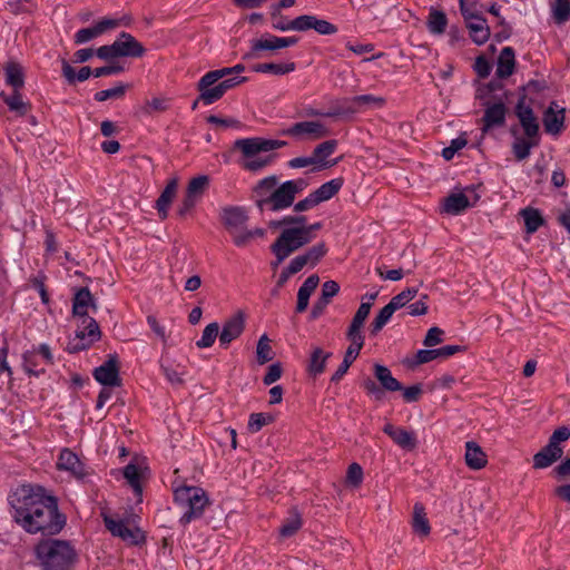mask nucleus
I'll return each mask as SVG.
<instances>
[{
    "label": "nucleus",
    "mask_w": 570,
    "mask_h": 570,
    "mask_svg": "<svg viewBox=\"0 0 570 570\" xmlns=\"http://www.w3.org/2000/svg\"><path fill=\"white\" fill-rule=\"evenodd\" d=\"M23 368L29 375L39 376L45 373L46 365L53 363V356L47 344H40L38 348L26 351L22 355Z\"/></svg>",
    "instance_id": "nucleus-12"
},
{
    "label": "nucleus",
    "mask_w": 570,
    "mask_h": 570,
    "mask_svg": "<svg viewBox=\"0 0 570 570\" xmlns=\"http://www.w3.org/2000/svg\"><path fill=\"white\" fill-rule=\"evenodd\" d=\"M234 146L240 153L242 167L258 173L274 163L276 156L272 151L286 146V141L252 137L237 139Z\"/></svg>",
    "instance_id": "nucleus-3"
},
{
    "label": "nucleus",
    "mask_w": 570,
    "mask_h": 570,
    "mask_svg": "<svg viewBox=\"0 0 570 570\" xmlns=\"http://www.w3.org/2000/svg\"><path fill=\"white\" fill-rule=\"evenodd\" d=\"M507 108L502 101L488 105L483 116V130L500 127L505 121Z\"/></svg>",
    "instance_id": "nucleus-29"
},
{
    "label": "nucleus",
    "mask_w": 570,
    "mask_h": 570,
    "mask_svg": "<svg viewBox=\"0 0 570 570\" xmlns=\"http://www.w3.org/2000/svg\"><path fill=\"white\" fill-rule=\"evenodd\" d=\"M553 18L558 23H563L570 20V1L556 0L552 6Z\"/></svg>",
    "instance_id": "nucleus-55"
},
{
    "label": "nucleus",
    "mask_w": 570,
    "mask_h": 570,
    "mask_svg": "<svg viewBox=\"0 0 570 570\" xmlns=\"http://www.w3.org/2000/svg\"><path fill=\"white\" fill-rule=\"evenodd\" d=\"M324 254V245L314 246L307 253L293 258L287 268L293 274H296L299 271H302L306 265L314 266Z\"/></svg>",
    "instance_id": "nucleus-27"
},
{
    "label": "nucleus",
    "mask_w": 570,
    "mask_h": 570,
    "mask_svg": "<svg viewBox=\"0 0 570 570\" xmlns=\"http://www.w3.org/2000/svg\"><path fill=\"white\" fill-rule=\"evenodd\" d=\"M566 108L557 101L550 102L543 111L542 122L544 130L552 136H558L564 128Z\"/></svg>",
    "instance_id": "nucleus-17"
},
{
    "label": "nucleus",
    "mask_w": 570,
    "mask_h": 570,
    "mask_svg": "<svg viewBox=\"0 0 570 570\" xmlns=\"http://www.w3.org/2000/svg\"><path fill=\"white\" fill-rule=\"evenodd\" d=\"M278 184V177L272 175L258 180L252 188V197L262 212L268 208Z\"/></svg>",
    "instance_id": "nucleus-15"
},
{
    "label": "nucleus",
    "mask_w": 570,
    "mask_h": 570,
    "mask_svg": "<svg viewBox=\"0 0 570 570\" xmlns=\"http://www.w3.org/2000/svg\"><path fill=\"white\" fill-rule=\"evenodd\" d=\"M295 68H296V65L294 62H285V63L268 62V63H261V65L256 66L255 70L257 72L273 73V75L281 76V75H285V73H289V72L294 71Z\"/></svg>",
    "instance_id": "nucleus-47"
},
{
    "label": "nucleus",
    "mask_w": 570,
    "mask_h": 570,
    "mask_svg": "<svg viewBox=\"0 0 570 570\" xmlns=\"http://www.w3.org/2000/svg\"><path fill=\"white\" fill-rule=\"evenodd\" d=\"M214 344V323H209L204 332L200 340L196 342L198 348L209 347Z\"/></svg>",
    "instance_id": "nucleus-64"
},
{
    "label": "nucleus",
    "mask_w": 570,
    "mask_h": 570,
    "mask_svg": "<svg viewBox=\"0 0 570 570\" xmlns=\"http://www.w3.org/2000/svg\"><path fill=\"white\" fill-rule=\"evenodd\" d=\"M85 328L77 331L75 336L69 340L67 351L78 353L88 350L95 342L100 340L101 332L99 325L92 317L83 320Z\"/></svg>",
    "instance_id": "nucleus-10"
},
{
    "label": "nucleus",
    "mask_w": 570,
    "mask_h": 570,
    "mask_svg": "<svg viewBox=\"0 0 570 570\" xmlns=\"http://www.w3.org/2000/svg\"><path fill=\"white\" fill-rule=\"evenodd\" d=\"M426 23L431 33L442 35L445 31L448 19L444 12L432 9L429 13Z\"/></svg>",
    "instance_id": "nucleus-46"
},
{
    "label": "nucleus",
    "mask_w": 570,
    "mask_h": 570,
    "mask_svg": "<svg viewBox=\"0 0 570 570\" xmlns=\"http://www.w3.org/2000/svg\"><path fill=\"white\" fill-rule=\"evenodd\" d=\"M273 421V416L267 413H253L249 416L247 429L250 433H257L265 425Z\"/></svg>",
    "instance_id": "nucleus-54"
},
{
    "label": "nucleus",
    "mask_w": 570,
    "mask_h": 570,
    "mask_svg": "<svg viewBox=\"0 0 570 570\" xmlns=\"http://www.w3.org/2000/svg\"><path fill=\"white\" fill-rule=\"evenodd\" d=\"M465 463L470 469L480 470L485 466L488 460L481 446L474 441L465 443Z\"/></svg>",
    "instance_id": "nucleus-33"
},
{
    "label": "nucleus",
    "mask_w": 570,
    "mask_h": 570,
    "mask_svg": "<svg viewBox=\"0 0 570 570\" xmlns=\"http://www.w3.org/2000/svg\"><path fill=\"white\" fill-rule=\"evenodd\" d=\"M363 481V469L358 463H352L346 473V483L357 488Z\"/></svg>",
    "instance_id": "nucleus-59"
},
{
    "label": "nucleus",
    "mask_w": 570,
    "mask_h": 570,
    "mask_svg": "<svg viewBox=\"0 0 570 570\" xmlns=\"http://www.w3.org/2000/svg\"><path fill=\"white\" fill-rule=\"evenodd\" d=\"M273 358V350L269 344V338L266 334H263L256 346V360L259 365L269 362Z\"/></svg>",
    "instance_id": "nucleus-50"
},
{
    "label": "nucleus",
    "mask_w": 570,
    "mask_h": 570,
    "mask_svg": "<svg viewBox=\"0 0 570 570\" xmlns=\"http://www.w3.org/2000/svg\"><path fill=\"white\" fill-rule=\"evenodd\" d=\"M426 299H428V296L422 295L420 297V299H417L416 302H414L407 306V313L412 316H421V315L426 314V312H428Z\"/></svg>",
    "instance_id": "nucleus-62"
},
{
    "label": "nucleus",
    "mask_w": 570,
    "mask_h": 570,
    "mask_svg": "<svg viewBox=\"0 0 570 570\" xmlns=\"http://www.w3.org/2000/svg\"><path fill=\"white\" fill-rule=\"evenodd\" d=\"M210 179L206 175H199L190 179L186 195L181 202V205L178 209V214L180 216L186 215L196 203L203 197L204 193L209 187Z\"/></svg>",
    "instance_id": "nucleus-13"
},
{
    "label": "nucleus",
    "mask_w": 570,
    "mask_h": 570,
    "mask_svg": "<svg viewBox=\"0 0 570 570\" xmlns=\"http://www.w3.org/2000/svg\"><path fill=\"white\" fill-rule=\"evenodd\" d=\"M515 115L528 137H539V122L532 108L525 104L524 98L520 99L515 107Z\"/></svg>",
    "instance_id": "nucleus-23"
},
{
    "label": "nucleus",
    "mask_w": 570,
    "mask_h": 570,
    "mask_svg": "<svg viewBox=\"0 0 570 570\" xmlns=\"http://www.w3.org/2000/svg\"><path fill=\"white\" fill-rule=\"evenodd\" d=\"M119 57L139 58L146 52L145 47L130 33L120 32L114 41Z\"/></svg>",
    "instance_id": "nucleus-22"
},
{
    "label": "nucleus",
    "mask_w": 570,
    "mask_h": 570,
    "mask_svg": "<svg viewBox=\"0 0 570 570\" xmlns=\"http://www.w3.org/2000/svg\"><path fill=\"white\" fill-rule=\"evenodd\" d=\"M318 227L320 225L315 224L311 226H296L285 228L272 246V252L277 258L275 266L281 264L293 252L309 243L312 239V230L317 229Z\"/></svg>",
    "instance_id": "nucleus-5"
},
{
    "label": "nucleus",
    "mask_w": 570,
    "mask_h": 570,
    "mask_svg": "<svg viewBox=\"0 0 570 570\" xmlns=\"http://www.w3.org/2000/svg\"><path fill=\"white\" fill-rule=\"evenodd\" d=\"M395 311L390 304H386L375 316L371 323L370 332L372 335H376L381 330L389 323Z\"/></svg>",
    "instance_id": "nucleus-48"
},
{
    "label": "nucleus",
    "mask_w": 570,
    "mask_h": 570,
    "mask_svg": "<svg viewBox=\"0 0 570 570\" xmlns=\"http://www.w3.org/2000/svg\"><path fill=\"white\" fill-rule=\"evenodd\" d=\"M94 377L105 386H118L120 384L118 356L108 355V360L95 368Z\"/></svg>",
    "instance_id": "nucleus-19"
},
{
    "label": "nucleus",
    "mask_w": 570,
    "mask_h": 570,
    "mask_svg": "<svg viewBox=\"0 0 570 570\" xmlns=\"http://www.w3.org/2000/svg\"><path fill=\"white\" fill-rule=\"evenodd\" d=\"M346 337L350 341V345L346 348V353L353 354L357 357L365 341L363 332L347 330Z\"/></svg>",
    "instance_id": "nucleus-56"
},
{
    "label": "nucleus",
    "mask_w": 570,
    "mask_h": 570,
    "mask_svg": "<svg viewBox=\"0 0 570 570\" xmlns=\"http://www.w3.org/2000/svg\"><path fill=\"white\" fill-rule=\"evenodd\" d=\"M0 97L8 106L9 110L16 112L18 116H26L31 109V105L23 100L21 89H12V94L10 95L2 91L0 92Z\"/></svg>",
    "instance_id": "nucleus-34"
},
{
    "label": "nucleus",
    "mask_w": 570,
    "mask_h": 570,
    "mask_svg": "<svg viewBox=\"0 0 570 570\" xmlns=\"http://www.w3.org/2000/svg\"><path fill=\"white\" fill-rule=\"evenodd\" d=\"M12 520L29 534L53 537L67 524L58 499L43 487L22 484L8 495Z\"/></svg>",
    "instance_id": "nucleus-1"
},
{
    "label": "nucleus",
    "mask_w": 570,
    "mask_h": 570,
    "mask_svg": "<svg viewBox=\"0 0 570 570\" xmlns=\"http://www.w3.org/2000/svg\"><path fill=\"white\" fill-rule=\"evenodd\" d=\"M514 52L512 48L504 47L498 59L497 73L500 77H508L513 72Z\"/></svg>",
    "instance_id": "nucleus-44"
},
{
    "label": "nucleus",
    "mask_w": 570,
    "mask_h": 570,
    "mask_svg": "<svg viewBox=\"0 0 570 570\" xmlns=\"http://www.w3.org/2000/svg\"><path fill=\"white\" fill-rule=\"evenodd\" d=\"M178 189V178L174 177L168 180L165 189L161 191L160 196L156 202V209L161 219H166L168 217V209L173 199L175 198Z\"/></svg>",
    "instance_id": "nucleus-28"
},
{
    "label": "nucleus",
    "mask_w": 570,
    "mask_h": 570,
    "mask_svg": "<svg viewBox=\"0 0 570 570\" xmlns=\"http://www.w3.org/2000/svg\"><path fill=\"white\" fill-rule=\"evenodd\" d=\"M383 432L387 434L393 442L403 450L411 451L416 446V436L403 428L394 426L392 423H386Z\"/></svg>",
    "instance_id": "nucleus-24"
},
{
    "label": "nucleus",
    "mask_w": 570,
    "mask_h": 570,
    "mask_svg": "<svg viewBox=\"0 0 570 570\" xmlns=\"http://www.w3.org/2000/svg\"><path fill=\"white\" fill-rule=\"evenodd\" d=\"M371 308L372 307H370L368 303L361 302V305L358 306L355 315L353 316L352 322L347 330L355 331V332H362L364 323L370 315Z\"/></svg>",
    "instance_id": "nucleus-51"
},
{
    "label": "nucleus",
    "mask_w": 570,
    "mask_h": 570,
    "mask_svg": "<svg viewBox=\"0 0 570 570\" xmlns=\"http://www.w3.org/2000/svg\"><path fill=\"white\" fill-rule=\"evenodd\" d=\"M307 185V180L303 178L291 179L278 184L267 209L279 212L291 207L296 195L301 194Z\"/></svg>",
    "instance_id": "nucleus-8"
},
{
    "label": "nucleus",
    "mask_w": 570,
    "mask_h": 570,
    "mask_svg": "<svg viewBox=\"0 0 570 570\" xmlns=\"http://www.w3.org/2000/svg\"><path fill=\"white\" fill-rule=\"evenodd\" d=\"M126 92V86L119 83L118 86L95 94V100L102 102L112 98H121Z\"/></svg>",
    "instance_id": "nucleus-58"
},
{
    "label": "nucleus",
    "mask_w": 570,
    "mask_h": 570,
    "mask_svg": "<svg viewBox=\"0 0 570 570\" xmlns=\"http://www.w3.org/2000/svg\"><path fill=\"white\" fill-rule=\"evenodd\" d=\"M3 70L8 86L12 89H22L24 87V72L19 62L10 60L4 65Z\"/></svg>",
    "instance_id": "nucleus-36"
},
{
    "label": "nucleus",
    "mask_w": 570,
    "mask_h": 570,
    "mask_svg": "<svg viewBox=\"0 0 570 570\" xmlns=\"http://www.w3.org/2000/svg\"><path fill=\"white\" fill-rule=\"evenodd\" d=\"M174 500L177 505L186 510L180 518L183 524L202 517L205 507L208 504L205 491L193 485L174 487Z\"/></svg>",
    "instance_id": "nucleus-4"
},
{
    "label": "nucleus",
    "mask_w": 570,
    "mask_h": 570,
    "mask_svg": "<svg viewBox=\"0 0 570 570\" xmlns=\"http://www.w3.org/2000/svg\"><path fill=\"white\" fill-rule=\"evenodd\" d=\"M318 282H320L318 276L311 275L309 277H307L305 279L303 285L299 287L298 293H297V305H296V311L298 313H302L307 308L309 297H311L312 293L315 291V288L317 287Z\"/></svg>",
    "instance_id": "nucleus-37"
},
{
    "label": "nucleus",
    "mask_w": 570,
    "mask_h": 570,
    "mask_svg": "<svg viewBox=\"0 0 570 570\" xmlns=\"http://www.w3.org/2000/svg\"><path fill=\"white\" fill-rule=\"evenodd\" d=\"M160 367L164 375L171 384H180L183 382V373L174 367L173 364L161 363Z\"/></svg>",
    "instance_id": "nucleus-60"
},
{
    "label": "nucleus",
    "mask_w": 570,
    "mask_h": 570,
    "mask_svg": "<svg viewBox=\"0 0 570 570\" xmlns=\"http://www.w3.org/2000/svg\"><path fill=\"white\" fill-rule=\"evenodd\" d=\"M562 455V448L548 443L540 452L533 456V466L544 469L550 466Z\"/></svg>",
    "instance_id": "nucleus-35"
},
{
    "label": "nucleus",
    "mask_w": 570,
    "mask_h": 570,
    "mask_svg": "<svg viewBox=\"0 0 570 570\" xmlns=\"http://www.w3.org/2000/svg\"><path fill=\"white\" fill-rule=\"evenodd\" d=\"M57 468L59 470L70 472L76 479L83 481L88 478L91 472L88 468L80 461L76 453H73L69 449H62L58 462Z\"/></svg>",
    "instance_id": "nucleus-18"
},
{
    "label": "nucleus",
    "mask_w": 570,
    "mask_h": 570,
    "mask_svg": "<svg viewBox=\"0 0 570 570\" xmlns=\"http://www.w3.org/2000/svg\"><path fill=\"white\" fill-rule=\"evenodd\" d=\"M282 376V367L279 363H274L268 366L267 372L263 379L265 385H271L278 381Z\"/></svg>",
    "instance_id": "nucleus-63"
},
{
    "label": "nucleus",
    "mask_w": 570,
    "mask_h": 570,
    "mask_svg": "<svg viewBox=\"0 0 570 570\" xmlns=\"http://www.w3.org/2000/svg\"><path fill=\"white\" fill-rule=\"evenodd\" d=\"M459 3L464 21L481 16L482 4L479 0H459Z\"/></svg>",
    "instance_id": "nucleus-52"
},
{
    "label": "nucleus",
    "mask_w": 570,
    "mask_h": 570,
    "mask_svg": "<svg viewBox=\"0 0 570 570\" xmlns=\"http://www.w3.org/2000/svg\"><path fill=\"white\" fill-rule=\"evenodd\" d=\"M343 186V179L342 178H334L331 179L323 185H321L316 190H314L312 194L314 198L316 199L317 204L326 202L331 199L333 196H335L340 189Z\"/></svg>",
    "instance_id": "nucleus-42"
},
{
    "label": "nucleus",
    "mask_w": 570,
    "mask_h": 570,
    "mask_svg": "<svg viewBox=\"0 0 570 570\" xmlns=\"http://www.w3.org/2000/svg\"><path fill=\"white\" fill-rule=\"evenodd\" d=\"M245 313L237 311L223 323L218 335L222 347L227 348L234 340L242 335L245 327Z\"/></svg>",
    "instance_id": "nucleus-14"
},
{
    "label": "nucleus",
    "mask_w": 570,
    "mask_h": 570,
    "mask_svg": "<svg viewBox=\"0 0 570 570\" xmlns=\"http://www.w3.org/2000/svg\"><path fill=\"white\" fill-rule=\"evenodd\" d=\"M539 145V137L514 136L512 151L518 160H523L530 156L531 149Z\"/></svg>",
    "instance_id": "nucleus-39"
},
{
    "label": "nucleus",
    "mask_w": 570,
    "mask_h": 570,
    "mask_svg": "<svg viewBox=\"0 0 570 570\" xmlns=\"http://www.w3.org/2000/svg\"><path fill=\"white\" fill-rule=\"evenodd\" d=\"M295 31L315 30L318 35L330 36L337 32V27L332 22L314 14H303L294 19Z\"/></svg>",
    "instance_id": "nucleus-16"
},
{
    "label": "nucleus",
    "mask_w": 570,
    "mask_h": 570,
    "mask_svg": "<svg viewBox=\"0 0 570 570\" xmlns=\"http://www.w3.org/2000/svg\"><path fill=\"white\" fill-rule=\"evenodd\" d=\"M240 71H243V67L239 65L232 69H216V99L245 80V78L239 76Z\"/></svg>",
    "instance_id": "nucleus-20"
},
{
    "label": "nucleus",
    "mask_w": 570,
    "mask_h": 570,
    "mask_svg": "<svg viewBox=\"0 0 570 570\" xmlns=\"http://www.w3.org/2000/svg\"><path fill=\"white\" fill-rule=\"evenodd\" d=\"M131 22V17L127 14L120 18H102L91 27L79 29L73 36V42L76 45L87 43L107 31L117 29L118 27H129Z\"/></svg>",
    "instance_id": "nucleus-7"
},
{
    "label": "nucleus",
    "mask_w": 570,
    "mask_h": 570,
    "mask_svg": "<svg viewBox=\"0 0 570 570\" xmlns=\"http://www.w3.org/2000/svg\"><path fill=\"white\" fill-rule=\"evenodd\" d=\"M284 134L297 140H317L327 137L330 129L322 120H305L295 122Z\"/></svg>",
    "instance_id": "nucleus-11"
},
{
    "label": "nucleus",
    "mask_w": 570,
    "mask_h": 570,
    "mask_svg": "<svg viewBox=\"0 0 570 570\" xmlns=\"http://www.w3.org/2000/svg\"><path fill=\"white\" fill-rule=\"evenodd\" d=\"M302 527L299 514L294 513L288 517L279 529V533L284 538H289L295 534Z\"/></svg>",
    "instance_id": "nucleus-57"
},
{
    "label": "nucleus",
    "mask_w": 570,
    "mask_h": 570,
    "mask_svg": "<svg viewBox=\"0 0 570 570\" xmlns=\"http://www.w3.org/2000/svg\"><path fill=\"white\" fill-rule=\"evenodd\" d=\"M521 216L523 217L525 229L529 234L537 232L543 223V219L537 209L525 208L521 212Z\"/></svg>",
    "instance_id": "nucleus-49"
},
{
    "label": "nucleus",
    "mask_w": 570,
    "mask_h": 570,
    "mask_svg": "<svg viewBox=\"0 0 570 570\" xmlns=\"http://www.w3.org/2000/svg\"><path fill=\"white\" fill-rule=\"evenodd\" d=\"M92 71L90 67H81L78 72L70 66V63L67 60H62V76L66 78V80L72 85L75 82H82L87 80L91 75Z\"/></svg>",
    "instance_id": "nucleus-43"
},
{
    "label": "nucleus",
    "mask_w": 570,
    "mask_h": 570,
    "mask_svg": "<svg viewBox=\"0 0 570 570\" xmlns=\"http://www.w3.org/2000/svg\"><path fill=\"white\" fill-rule=\"evenodd\" d=\"M223 222L229 227H239L246 219V212L240 207H227L222 213Z\"/></svg>",
    "instance_id": "nucleus-45"
},
{
    "label": "nucleus",
    "mask_w": 570,
    "mask_h": 570,
    "mask_svg": "<svg viewBox=\"0 0 570 570\" xmlns=\"http://www.w3.org/2000/svg\"><path fill=\"white\" fill-rule=\"evenodd\" d=\"M480 199L478 188L468 186L462 189L452 191L442 202L441 212L448 215L456 216L465 209L475 206Z\"/></svg>",
    "instance_id": "nucleus-6"
},
{
    "label": "nucleus",
    "mask_w": 570,
    "mask_h": 570,
    "mask_svg": "<svg viewBox=\"0 0 570 570\" xmlns=\"http://www.w3.org/2000/svg\"><path fill=\"white\" fill-rule=\"evenodd\" d=\"M199 96L193 102L191 109L195 110L199 102L208 106L214 104V70L206 72L198 82Z\"/></svg>",
    "instance_id": "nucleus-30"
},
{
    "label": "nucleus",
    "mask_w": 570,
    "mask_h": 570,
    "mask_svg": "<svg viewBox=\"0 0 570 570\" xmlns=\"http://www.w3.org/2000/svg\"><path fill=\"white\" fill-rule=\"evenodd\" d=\"M443 334H444V332L441 328H439L436 326L431 327L428 331L425 338L423 341L424 345L428 347H432V346L440 344L442 342Z\"/></svg>",
    "instance_id": "nucleus-61"
},
{
    "label": "nucleus",
    "mask_w": 570,
    "mask_h": 570,
    "mask_svg": "<svg viewBox=\"0 0 570 570\" xmlns=\"http://www.w3.org/2000/svg\"><path fill=\"white\" fill-rule=\"evenodd\" d=\"M464 22L469 31V36L475 45H484L490 39L491 30L487 20L482 16H478Z\"/></svg>",
    "instance_id": "nucleus-25"
},
{
    "label": "nucleus",
    "mask_w": 570,
    "mask_h": 570,
    "mask_svg": "<svg viewBox=\"0 0 570 570\" xmlns=\"http://www.w3.org/2000/svg\"><path fill=\"white\" fill-rule=\"evenodd\" d=\"M417 295V288L411 287L406 288L400 294L392 297L390 301V305L393 307V309L396 312L397 309L402 308L403 306L407 305L411 301H413Z\"/></svg>",
    "instance_id": "nucleus-53"
},
{
    "label": "nucleus",
    "mask_w": 570,
    "mask_h": 570,
    "mask_svg": "<svg viewBox=\"0 0 570 570\" xmlns=\"http://www.w3.org/2000/svg\"><path fill=\"white\" fill-rule=\"evenodd\" d=\"M412 528L420 537H428L430 534L431 527L426 518L425 509L421 503L414 504Z\"/></svg>",
    "instance_id": "nucleus-41"
},
{
    "label": "nucleus",
    "mask_w": 570,
    "mask_h": 570,
    "mask_svg": "<svg viewBox=\"0 0 570 570\" xmlns=\"http://www.w3.org/2000/svg\"><path fill=\"white\" fill-rule=\"evenodd\" d=\"M96 307L94 297L88 287L79 288L72 298V313L75 316L88 317V308Z\"/></svg>",
    "instance_id": "nucleus-32"
},
{
    "label": "nucleus",
    "mask_w": 570,
    "mask_h": 570,
    "mask_svg": "<svg viewBox=\"0 0 570 570\" xmlns=\"http://www.w3.org/2000/svg\"><path fill=\"white\" fill-rule=\"evenodd\" d=\"M374 374L384 390L389 392L402 390L401 383L392 375V372L386 366L375 364Z\"/></svg>",
    "instance_id": "nucleus-40"
},
{
    "label": "nucleus",
    "mask_w": 570,
    "mask_h": 570,
    "mask_svg": "<svg viewBox=\"0 0 570 570\" xmlns=\"http://www.w3.org/2000/svg\"><path fill=\"white\" fill-rule=\"evenodd\" d=\"M35 553L42 570H73L79 562V553L69 540L42 539L36 544Z\"/></svg>",
    "instance_id": "nucleus-2"
},
{
    "label": "nucleus",
    "mask_w": 570,
    "mask_h": 570,
    "mask_svg": "<svg viewBox=\"0 0 570 570\" xmlns=\"http://www.w3.org/2000/svg\"><path fill=\"white\" fill-rule=\"evenodd\" d=\"M122 475L134 491L138 502L142 501V481L145 479V469L136 463H128L122 469Z\"/></svg>",
    "instance_id": "nucleus-26"
},
{
    "label": "nucleus",
    "mask_w": 570,
    "mask_h": 570,
    "mask_svg": "<svg viewBox=\"0 0 570 570\" xmlns=\"http://www.w3.org/2000/svg\"><path fill=\"white\" fill-rule=\"evenodd\" d=\"M106 529L128 544L138 546L145 542V533L138 527H130L128 520L115 519L102 513Z\"/></svg>",
    "instance_id": "nucleus-9"
},
{
    "label": "nucleus",
    "mask_w": 570,
    "mask_h": 570,
    "mask_svg": "<svg viewBox=\"0 0 570 570\" xmlns=\"http://www.w3.org/2000/svg\"><path fill=\"white\" fill-rule=\"evenodd\" d=\"M298 42V38L291 37H277L274 35H265L259 39L253 40L252 50L253 51H276L283 48L295 46Z\"/></svg>",
    "instance_id": "nucleus-21"
},
{
    "label": "nucleus",
    "mask_w": 570,
    "mask_h": 570,
    "mask_svg": "<svg viewBox=\"0 0 570 570\" xmlns=\"http://www.w3.org/2000/svg\"><path fill=\"white\" fill-rule=\"evenodd\" d=\"M330 352H325L321 347H314L312 350L308 364H307V372L312 376H317L322 374L325 370V365L327 360L331 357Z\"/></svg>",
    "instance_id": "nucleus-38"
},
{
    "label": "nucleus",
    "mask_w": 570,
    "mask_h": 570,
    "mask_svg": "<svg viewBox=\"0 0 570 570\" xmlns=\"http://www.w3.org/2000/svg\"><path fill=\"white\" fill-rule=\"evenodd\" d=\"M336 140H327L317 145L312 154L315 160V169L322 170L333 166L335 163L328 160L336 149Z\"/></svg>",
    "instance_id": "nucleus-31"
}]
</instances>
